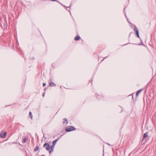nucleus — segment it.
<instances>
[{
	"instance_id": "obj_1",
	"label": "nucleus",
	"mask_w": 156,
	"mask_h": 156,
	"mask_svg": "<svg viewBox=\"0 0 156 156\" xmlns=\"http://www.w3.org/2000/svg\"><path fill=\"white\" fill-rule=\"evenodd\" d=\"M55 145L53 144L50 147V144L48 143H45L44 144L43 147L45 148L47 151H49V153L51 154L53 151L55 146Z\"/></svg>"
},
{
	"instance_id": "obj_2",
	"label": "nucleus",
	"mask_w": 156,
	"mask_h": 156,
	"mask_svg": "<svg viewBox=\"0 0 156 156\" xmlns=\"http://www.w3.org/2000/svg\"><path fill=\"white\" fill-rule=\"evenodd\" d=\"M76 130V128L72 126H68L66 129V132H69L71 131H74Z\"/></svg>"
},
{
	"instance_id": "obj_3",
	"label": "nucleus",
	"mask_w": 156,
	"mask_h": 156,
	"mask_svg": "<svg viewBox=\"0 0 156 156\" xmlns=\"http://www.w3.org/2000/svg\"><path fill=\"white\" fill-rule=\"evenodd\" d=\"M95 96L97 99L100 100L101 98H103L104 95H103L101 93H100L99 94H96Z\"/></svg>"
},
{
	"instance_id": "obj_4",
	"label": "nucleus",
	"mask_w": 156,
	"mask_h": 156,
	"mask_svg": "<svg viewBox=\"0 0 156 156\" xmlns=\"http://www.w3.org/2000/svg\"><path fill=\"white\" fill-rule=\"evenodd\" d=\"M134 30L136 32V35L137 37L138 38H140V36L139 35V32L137 28L136 27V26L135 25H134Z\"/></svg>"
},
{
	"instance_id": "obj_5",
	"label": "nucleus",
	"mask_w": 156,
	"mask_h": 156,
	"mask_svg": "<svg viewBox=\"0 0 156 156\" xmlns=\"http://www.w3.org/2000/svg\"><path fill=\"white\" fill-rule=\"evenodd\" d=\"M143 89H140L138 90L137 92H136V99L137 98V97H138L139 94L140 93V92L143 90Z\"/></svg>"
},
{
	"instance_id": "obj_6",
	"label": "nucleus",
	"mask_w": 156,
	"mask_h": 156,
	"mask_svg": "<svg viewBox=\"0 0 156 156\" xmlns=\"http://www.w3.org/2000/svg\"><path fill=\"white\" fill-rule=\"evenodd\" d=\"M148 132H147L144 134L143 138L142 140V142L144 141V140L148 136Z\"/></svg>"
},
{
	"instance_id": "obj_7",
	"label": "nucleus",
	"mask_w": 156,
	"mask_h": 156,
	"mask_svg": "<svg viewBox=\"0 0 156 156\" xmlns=\"http://www.w3.org/2000/svg\"><path fill=\"white\" fill-rule=\"evenodd\" d=\"M6 134H7V133L4 132V133L3 134H2V133H1L0 134V136H1V137L2 138H4L6 137Z\"/></svg>"
},
{
	"instance_id": "obj_8",
	"label": "nucleus",
	"mask_w": 156,
	"mask_h": 156,
	"mask_svg": "<svg viewBox=\"0 0 156 156\" xmlns=\"http://www.w3.org/2000/svg\"><path fill=\"white\" fill-rule=\"evenodd\" d=\"M28 139V137L26 136H25L24 138H23V140H22V143L23 144H24L25 143L26 141H27V140Z\"/></svg>"
},
{
	"instance_id": "obj_9",
	"label": "nucleus",
	"mask_w": 156,
	"mask_h": 156,
	"mask_svg": "<svg viewBox=\"0 0 156 156\" xmlns=\"http://www.w3.org/2000/svg\"><path fill=\"white\" fill-rule=\"evenodd\" d=\"M63 121L62 122L63 124L66 123L67 124L68 123V121L67 119L66 118H64L63 119Z\"/></svg>"
},
{
	"instance_id": "obj_10",
	"label": "nucleus",
	"mask_w": 156,
	"mask_h": 156,
	"mask_svg": "<svg viewBox=\"0 0 156 156\" xmlns=\"http://www.w3.org/2000/svg\"><path fill=\"white\" fill-rule=\"evenodd\" d=\"M81 39L80 37L79 36H77L75 37L74 38V39L76 41H78L80 40Z\"/></svg>"
},
{
	"instance_id": "obj_11",
	"label": "nucleus",
	"mask_w": 156,
	"mask_h": 156,
	"mask_svg": "<svg viewBox=\"0 0 156 156\" xmlns=\"http://www.w3.org/2000/svg\"><path fill=\"white\" fill-rule=\"evenodd\" d=\"M49 86L51 87H54L56 86V84L53 82H49Z\"/></svg>"
},
{
	"instance_id": "obj_12",
	"label": "nucleus",
	"mask_w": 156,
	"mask_h": 156,
	"mask_svg": "<svg viewBox=\"0 0 156 156\" xmlns=\"http://www.w3.org/2000/svg\"><path fill=\"white\" fill-rule=\"evenodd\" d=\"M59 137H58L57 139L54 140L52 142V144L55 145L56 143L59 140Z\"/></svg>"
},
{
	"instance_id": "obj_13",
	"label": "nucleus",
	"mask_w": 156,
	"mask_h": 156,
	"mask_svg": "<svg viewBox=\"0 0 156 156\" xmlns=\"http://www.w3.org/2000/svg\"><path fill=\"white\" fill-rule=\"evenodd\" d=\"M29 116H30L31 119H33V115H32V112H30L29 113Z\"/></svg>"
},
{
	"instance_id": "obj_14",
	"label": "nucleus",
	"mask_w": 156,
	"mask_h": 156,
	"mask_svg": "<svg viewBox=\"0 0 156 156\" xmlns=\"http://www.w3.org/2000/svg\"><path fill=\"white\" fill-rule=\"evenodd\" d=\"M39 147L38 146H37L34 150V152H36L39 149Z\"/></svg>"
},
{
	"instance_id": "obj_15",
	"label": "nucleus",
	"mask_w": 156,
	"mask_h": 156,
	"mask_svg": "<svg viewBox=\"0 0 156 156\" xmlns=\"http://www.w3.org/2000/svg\"><path fill=\"white\" fill-rule=\"evenodd\" d=\"M62 5V6H63L64 7H65L66 9V8H70V7L71 6V5H70L69 6H68V7H66V6H64V5Z\"/></svg>"
},
{
	"instance_id": "obj_16",
	"label": "nucleus",
	"mask_w": 156,
	"mask_h": 156,
	"mask_svg": "<svg viewBox=\"0 0 156 156\" xmlns=\"http://www.w3.org/2000/svg\"><path fill=\"white\" fill-rule=\"evenodd\" d=\"M45 95V92H44L42 94V96L43 97H44Z\"/></svg>"
},
{
	"instance_id": "obj_17",
	"label": "nucleus",
	"mask_w": 156,
	"mask_h": 156,
	"mask_svg": "<svg viewBox=\"0 0 156 156\" xmlns=\"http://www.w3.org/2000/svg\"><path fill=\"white\" fill-rule=\"evenodd\" d=\"M48 82H49H49L50 83V82H52V80H51L50 79L49 80H48Z\"/></svg>"
},
{
	"instance_id": "obj_18",
	"label": "nucleus",
	"mask_w": 156,
	"mask_h": 156,
	"mask_svg": "<svg viewBox=\"0 0 156 156\" xmlns=\"http://www.w3.org/2000/svg\"><path fill=\"white\" fill-rule=\"evenodd\" d=\"M132 96V99H133V94L129 95V96Z\"/></svg>"
},
{
	"instance_id": "obj_19",
	"label": "nucleus",
	"mask_w": 156,
	"mask_h": 156,
	"mask_svg": "<svg viewBox=\"0 0 156 156\" xmlns=\"http://www.w3.org/2000/svg\"><path fill=\"white\" fill-rule=\"evenodd\" d=\"M66 9H67V10L69 11H70V8H66Z\"/></svg>"
},
{
	"instance_id": "obj_20",
	"label": "nucleus",
	"mask_w": 156,
	"mask_h": 156,
	"mask_svg": "<svg viewBox=\"0 0 156 156\" xmlns=\"http://www.w3.org/2000/svg\"><path fill=\"white\" fill-rule=\"evenodd\" d=\"M46 83H43V87H44V86L46 85Z\"/></svg>"
},
{
	"instance_id": "obj_21",
	"label": "nucleus",
	"mask_w": 156,
	"mask_h": 156,
	"mask_svg": "<svg viewBox=\"0 0 156 156\" xmlns=\"http://www.w3.org/2000/svg\"><path fill=\"white\" fill-rule=\"evenodd\" d=\"M48 88H44V90L45 91V92L46 91V89Z\"/></svg>"
},
{
	"instance_id": "obj_22",
	"label": "nucleus",
	"mask_w": 156,
	"mask_h": 156,
	"mask_svg": "<svg viewBox=\"0 0 156 156\" xmlns=\"http://www.w3.org/2000/svg\"><path fill=\"white\" fill-rule=\"evenodd\" d=\"M107 57H105L104 58V59H103V60H102L101 61H103L104 60V59L105 58H106Z\"/></svg>"
},
{
	"instance_id": "obj_23",
	"label": "nucleus",
	"mask_w": 156,
	"mask_h": 156,
	"mask_svg": "<svg viewBox=\"0 0 156 156\" xmlns=\"http://www.w3.org/2000/svg\"><path fill=\"white\" fill-rule=\"evenodd\" d=\"M131 25H132V26H134V25H133V24H131Z\"/></svg>"
}]
</instances>
